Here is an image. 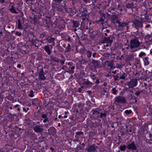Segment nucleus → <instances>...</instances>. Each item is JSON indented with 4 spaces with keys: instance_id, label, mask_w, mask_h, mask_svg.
<instances>
[{
    "instance_id": "f257e3e1",
    "label": "nucleus",
    "mask_w": 152,
    "mask_h": 152,
    "mask_svg": "<svg viewBox=\"0 0 152 152\" xmlns=\"http://www.w3.org/2000/svg\"><path fill=\"white\" fill-rule=\"evenodd\" d=\"M140 43L138 40V37L132 39L130 42V48L133 50V52L137 51V48H138L140 45Z\"/></svg>"
},
{
    "instance_id": "f03ea898",
    "label": "nucleus",
    "mask_w": 152,
    "mask_h": 152,
    "mask_svg": "<svg viewBox=\"0 0 152 152\" xmlns=\"http://www.w3.org/2000/svg\"><path fill=\"white\" fill-rule=\"evenodd\" d=\"M114 18H115V20H114V23H118V26L121 27L123 28L126 27L127 29L128 28V24L127 23H122L120 22V21L117 19V17L115 16H113L112 18L113 19Z\"/></svg>"
},
{
    "instance_id": "7ed1b4c3",
    "label": "nucleus",
    "mask_w": 152,
    "mask_h": 152,
    "mask_svg": "<svg viewBox=\"0 0 152 152\" xmlns=\"http://www.w3.org/2000/svg\"><path fill=\"white\" fill-rule=\"evenodd\" d=\"M115 101L118 103H124L126 102V101L125 97L119 96L115 97Z\"/></svg>"
},
{
    "instance_id": "20e7f679",
    "label": "nucleus",
    "mask_w": 152,
    "mask_h": 152,
    "mask_svg": "<svg viewBox=\"0 0 152 152\" xmlns=\"http://www.w3.org/2000/svg\"><path fill=\"white\" fill-rule=\"evenodd\" d=\"M11 8L9 9L10 11L13 13L18 14V12L17 11H19V9L16 7V5L13 3H11Z\"/></svg>"
},
{
    "instance_id": "39448f33",
    "label": "nucleus",
    "mask_w": 152,
    "mask_h": 152,
    "mask_svg": "<svg viewBox=\"0 0 152 152\" xmlns=\"http://www.w3.org/2000/svg\"><path fill=\"white\" fill-rule=\"evenodd\" d=\"M137 79H132L129 82L128 85L129 87L133 88L137 86Z\"/></svg>"
},
{
    "instance_id": "423d86ee",
    "label": "nucleus",
    "mask_w": 152,
    "mask_h": 152,
    "mask_svg": "<svg viewBox=\"0 0 152 152\" xmlns=\"http://www.w3.org/2000/svg\"><path fill=\"white\" fill-rule=\"evenodd\" d=\"M133 23L135 26V27L137 29H138L139 28H142L143 26L142 22L139 20H134L133 22Z\"/></svg>"
},
{
    "instance_id": "0eeeda50",
    "label": "nucleus",
    "mask_w": 152,
    "mask_h": 152,
    "mask_svg": "<svg viewBox=\"0 0 152 152\" xmlns=\"http://www.w3.org/2000/svg\"><path fill=\"white\" fill-rule=\"evenodd\" d=\"M96 150L95 145L94 144L88 146L87 149V152H94Z\"/></svg>"
},
{
    "instance_id": "6e6552de",
    "label": "nucleus",
    "mask_w": 152,
    "mask_h": 152,
    "mask_svg": "<svg viewBox=\"0 0 152 152\" xmlns=\"http://www.w3.org/2000/svg\"><path fill=\"white\" fill-rule=\"evenodd\" d=\"M48 130L50 135H54L56 132V129L53 126L51 127Z\"/></svg>"
},
{
    "instance_id": "1a4fd4ad",
    "label": "nucleus",
    "mask_w": 152,
    "mask_h": 152,
    "mask_svg": "<svg viewBox=\"0 0 152 152\" xmlns=\"http://www.w3.org/2000/svg\"><path fill=\"white\" fill-rule=\"evenodd\" d=\"M127 148L129 150H135L136 149V147L134 142H132L128 144Z\"/></svg>"
},
{
    "instance_id": "9d476101",
    "label": "nucleus",
    "mask_w": 152,
    "mask_h": 152,
    "mask_svg": "<svg viewBox=\"0 0 152 152\" xmlns=\"http://www.w3.org/2000/svg\"><path fill=\"white\" fill-rule=\"evenodd\" d=\"M82 84L87 86H91L93 85V84L88 80H83Z\"/></svg>"
},
{
    "instance_id": "9b49d317",
    "label": "nucleus",
    "mask_w": 152,
    "mask_h": 152,
    "mask_svg": "<svg viewBox=\"0 0 152 152\" xmlns=\"http://www.w3.org/2000/svg\"><path fill=\"white\" fill-rule=\"evenodd\" d=\"M34 130L36 132H42L43 130V129L40 126H36L34 128Z\"/></svg>"
},
{
    "instance_id": "f8f14e48",
    "label": "nucleus",
    "mask_w": 152,
    "mask_h": 152,
    "mask_svg": "<svg viewBox=\"0 0 152 152\" xmlns=\"http://www.w3.org/2000/svg\"><path fill=\"white\" fill-rule=\"evenodd\" d=\"M120 79H124L126 77V74L123 72H121L118 74Z\"/></svg>"
},
{
    "instance_id": "ddd939ff",
    "label": "nucleus",
    "mask_w": 152,
    "mask_h": 152,
    "mask_svg": "<svg viewBox=\"0 0 152 152\" xmlns=\"http://www.w3.org/2000/svg\"><path fill=\"white\" fill-rule=\"evenodd\" d=\"M48 45H45L44 48V49L45 52L47 53V54L50 55L51 53V50Z\"/></svg>"
},
{
    "instance_id": "4468645a",
    "label": "nucleus",
    "mask_w": 152,
    "mask_h": 152,
    "mask_svg": "<svg viewBox=\"0 0 152 152\" xmlns=\"http://www.w3.org/2000/svg\"><path fill=\"white\" fill-rule=\"evenodd\" d=\"M43 73L44 71L43 69L41 70L39 72V77L41 80H45V77Z\"/></svg>"
},
{
    "instance_id": "2eb2a0df",
    "label": "nucleus",
    "mask_w": 152,
    "mask_h": 152,
    "mask_svg": "<svg viewBox=\"0 0 152 152\" xmlns=\"http://www.w3.org/2000/svg\"><path fill=\"white\" fill-rule=\"evenodd\" d=\"M75 69V66H70L69 67V70L67 72L70 74H73L75 71L74 69Z\"/></svg>"
},
{
    "instance_id": "dca6fc26",
    "label": "nucleus",
    "mask_w": 152,
    "mask_h": 152,
    "mask_svg": "<svg viewBox=\"0 0 152 152\" xmlns=\"http://www.w3.org/2000/svg\"><path fill=\"white\" fill-rule=\"evenodd\" d=\"M82 16L83 17L82 18L83 21L87 20L88 19L89 15L85 13H83L82 14Z\"/></svg>"
},
{
    "instance_id": "f3484780",
    "label": "nucleus",
    "mask_w": 152,
    "mask_h": 152,
    "mask_svg": "<svg viewBox=\"0 0 152 152\" xmlns=\"http://www.w3.org/2000/svg\"><path fill=\"white\" fill-rule=\"evenodd\" d=\"M50 58L51 60L53 61L58 62L59 61V59L57 57L54 56L53 55L50 56Z\"/></svg>"
},
{
    "instance_id": "a211bd4d",
    "label": "nucleus",
    "mask_w": 152,
    "mask_h": 152,
    "mask_svg": "<svg viewBox=\"0 0 152 152\" xmlns=\"http://www.w3.org/2000/svg\"><path fill=\"white\" fill-rule=\"evenodd\" d=\"M99 113L98 112L96 109H95L93 111V114L94 115H96L97 117H99Z\"/></svg>"
},
{
    "instance_id": "6ab92c4d",
    "label": "nucleus",
    "mask_w": 152,
    "mask_h": 152,
    "mask_svg": "<svg viewBox=\"0 0 152 152\" xmlns=\"http://www.w3.org/2000/svg\"><path fill=\"white\" fill-rule=\"evenodd\" d=\"M73 26L75 28L79 27L80 24L77 21H73Z\"/></svg>"
},
{
    "instance_id": "aec40b11",
    "label": "nucleus",
    "mask_w": 152,
    "mask_h": 152,
    "mask_svg": "<svg viewBox=\"0 0 152 152\" xmlns=\"http://www.w3.org/2000/svg\"><path fill=\"white\" fill-rule=\"evenodd\" d=\"M144 64L145 65H148L149 64V62L148 60V57H145L143 59Z\"/></svg>"
},
{
    "instance_id": "412c9836",
    "label": "nucleus",
    "mask_w": 152,
    "mask_h": 152,
    "mask_svg": "<svg viewBox=\"0 0 152 152\" xmlns=\"http://www.w3.org/2000/svg\"><path fill=\"white\" fill-rule=\"evenodd\" d=\"M126 146L125 145H120L119 147V148L121 151H124L126 150Z\"/></svg>"
},
{
    "instance_id": "4be33fe9",
    "label": "nucleus",
    "mask_w": 152,
    "mask_h": 152,
    "mask_svg": "<svg viewBox=\"0 0 152 152\" xmlns=\"http://www.w3.org/2000/svg\"><path fill=\"white\" fill-rule=\"evenodd\" d=\"M55 39L53 38H47L46 40L47 41V42L49 43L52 42H53Z\"/></svg>"
},
{
    "instance_id": "5701e85b",
    "label": "nucleus",
    "mask_w": 152,
    "mask_h": 152,
    "mask_svg": "<svg viewBox=\"0 0 152 152\" xmlns=\"http://www.w3.org/2000/svg\"><path fill=\"white\" fill-rule=\"evenodd\" d=\"M133 4L132 3L128 4L126 5V7L128 9H132L133 7Z\"/></svg>"
},
{
    "instance_id": "b1692460",
    "label": "nucleus",
    "mask_w": 152,
    "mask_h": 152,
    "mask_svg": "<svg viewBox=\"0 0 152 152\" xmlns=\"http://www.w3.org/2000/svg\"><path fill=\"white\" fill-rule=\"evenodd\" d=\"M86 54L88 57L90 58L92 55V52L89 50H87Z\"/></svg>"
},
{
    "instance_id": "393cba45",
    "label": "nucleus",
    "mask_w": 152,
    "mask_h": 152,
    "mask_svg": "<svg viewBox=\"0 0 152 152\" xmlns=\"http://www.w3.org/2000/svg\"><path fill=\"white\" fill-rule=\"evenodd\" d=\"M106 63H107V64L108 65V66H110V68H111L112 67L113 64L111 62L109 61H106Z\"/></svg>"
},
{
    "instance_id": "a878e982",
    "label": "nucleus",
    "mask_w": 152,
    "mask_h": 152,
    "mask_svg": "<svg viewBox=\"0 0 152 152\" xmlns=\"http://www.w3.org/2000/svg\"><path fill=\"white\" fill-rule=\"evenodd\" d=\"M146 55V54L145 53L143 52H141L139 54V56L140 57H142L143 56H145Z\"/></svg>"
},
{
    "instance_id": "bb28decb",
    "label": "nucleus",
    "mask_w": 152,
    "mask_h": 152,
    "mask_svg": "<svg viewBox=\"0 0 152 152\" xmlns=\"http://www.w3.org/2000/svg\"><path fill=\"white\" fill-rule=\"evenodd\" d=\"M29 96L31 97H33L34 96V92L33 90H31L29 94Z\"/></svg>"
},
{
    "instance_id": "cd10ccee",
    "label": "nucleus",
    "mask_w": 152,
    "mask_h": 152,
    "mask_svg": "<svg viewBox=\"0 0 152 152\" xmlns=\"http://www.w3.org/2000/svg\"><path fill=\"white\" fill-rule=\"evenodd\" d=\"M18 27L19 29H21L23 28L22 25L21 23L20 22V20H18Z\"/></svg>"
},
{
    "instance_id": "c85d7f7f",
    "label": "nucleus",
    "mask_w": 152,
    "mask_h": 152,
    "mask_svg": "<svg viewBox=\"0 0 152 152\" xmlns=\"http://www.w3.org/2000/svg\"><path fill=\"white\" fill-rule=\"evenodd\" d=\"M112 93L114 94L115 95L117 94V91L116 90L115 88H113L112 90Z\"/></svg>"
},
{
    "instance_id": "c756f323",
    "label": "nucleus",
    "mask_w": 152,
    "mask_h": 152,
    "mask_svg": "<svg viewBox=\"0 0 152 152\" xmlns=\"http://www.w3.org/2000/svg\"><path fill=\"white\" fill-rule=\"evenodd\" d=\"M75 134L76 135L80 136L81 135L83 134V132L82 131H79L76 132Z\"/></svg>"
},
{
    "instance_id": "7c9ffc66",
    "label": "nucleus",
    "mask_w": 152,
    "mask_h": 152,
    "mask_svg": "<svg viewBox=\"0 0 152 152\" xmlns=\"http://www.w3.org/2000/svg\"><path fill=\"white\" fill-rule=\"evenodd\" d=\"M66 1L65 0H64L63 1V4L61 5L62 7H64V8L65 9H66Z\"/></svg>"
},
{
    "instance_id": "2f4dec72",
    "label": "nucleus",
    "mask_w": 152,
    "mask_h": 152,
    "mask_svg": "<svg viewBox=\"0 0 152 152\" xmlns=\"http://www.w3.org/2000/svg\"><path fill=\"white\" fill-rule=\"evenodd\" d=\"M132 111L131 110H126L125 111V113L127 115H129L131 114L132 113Z\"/></svg>"
},
{
    "instance_id": "473e14b6",
    "label": "nucleus",
    "mask_w": 152,
    "mask_h": 152,
    "mask_svg": "<svg viewBox=\"0 0 152 152\" xmlns=\"http://www.w3.org/2000/svg\"><path fill=\"white\" fill-rule=\"evenodd\" d=\"M91 77L93 80H94L96 79V77L94 74H91Z\"/></svg>"
},
{
    "instance_id": "72a5a7b5",
    "label": "nucleus",
    "mask_w": 152,
    "mask_h": 152,
    "mask_svg": "<svg viewBox=\"0 0 152 152\" xmlns=\"http://www.w3.org/2000/svg\"><path fill=\"white\" fill-rule=\"evenodd\" d=\"M141 19L142 21H144L145 20H144V19H147V18L144 15H143L141 16Z\"/></svg>"
},
{
    "instance_id": "f704fd0d",
    "label": "nucleus",
    "mask_w": 152,
    "mask_h": 152,
    "mask_svg": "<svg viewBox=\"0 0 152 152\" xmlns=\"http://www.w3.org/2000/svg\"><path fill=\"white\" fill-rule=\"evenodd\" d=\"M106 115L105 113H101L100 115V118H101L103 117H105Z\"/></svg>"
},
{
    "instance_id": "c9c22d12",
    "label": "nucleus",
    "mask_w": 152,
    "mask_h": 152,
    "mask_svg": "<svg viewBox=\"0 0 152 152\" xmlns=\"http://www.w3.org/2000/svg\"><path fill=\"white\" fill-rule=\"evenodd\" d=\"M42 117L43 118H48L47 115L46 114H43L42 115Z\"/></svg>"
},
{
    "instance_id": "e433bc0d",
    "label": "nucleus",
    "mask_w": 152,
    "mask_h": 152,
    "mask_svg": "<svg viewBox=\"0 0 152 152\" xmlns=\"http://www.w3.org/2000/svg\"><path fill=\"white\" fill-rule=\"evenodd\" d=\"M114 78L115 80H116L118 79H120L118 74H117V75L115 76H114Z\"/></svg>"
},
{
    "instance_id": "4c0bfd02",
    "label": "nucleus",
    "mask_w": 152,
    "mask_h": 152,
    "mask_svg": "<svg viewBox=\"0 0 152 152\" xmlns=\"http://www.w3.org/2000/svg\"><path fill=\"white\" fill-rule=\"evenodd\" d=\"M16 34L19 36H20L22 35L21 33L19 32L18 31H16Z\"/></svg>"
},
{
    "instance_id": "58836bf2",
    "label": "nucleus",
    "mask_w": 152,
    "mask_h": 152,
    "mask_svg": "<svg viewBox=\"0 0 152 152\" xmlns=\"http://www.w3.org/2000/svg\"><path fill=\"white\" fill-rule=\"evenodd\" d=\"M108 43L110 45V44L112 42V41L110 39H108L107 40Z\"/></svg>"
},
{
    "instance_id": "ea45409f",
    "label": "nucleus",
    "mask_w": 152,
    "mask_h": 152,
    "mask_svg": "<svg viewBox=\"0 0 152 152\" xmlns=\"http://www.w3.org/2000/svg\"><path fill=\"white\" fill-rule=\"evenodd\" d=\"M140 91H138L135 93V95L137 96H138L140 94Z\"/></svg>"
},
{
    "instance_id": "a19ab883",
    "label": "nucleus",
    "mask_w": 152,
    "mask_h": 152,
    "mask_svg": "<svg viewBox=\"0 0 152 152\" xmlns=\"http://www.w3.org/2000/svg\"><path fill=\"white\" fill-rule=\"evenodd\" d=\"M48 121V118H46L44 119V120H43V122L44 123H45L47 122Z\"/></svg>"
},
{
    "instance_id": "79ce46f5",
    "label": "nucleus",
    "mask_w": 152,
    "mask_h": 152,
    "mask_svg": "<svg viewBox=\"0 0 152 152\" xmlns=\"http://www.w3.org/2000/svg\"><path fill=\"white\" fill-rule=\"evenodd\" d=\"M56 2L59 3L63 0H54Z\"/></svg>"
},
{
    "instance_id": "37998d69",
    "label": "nucleus",
    "mask_w": 152,
    "mask_h": 152,
    "mask_svg": "<svg viewBox=\"0 0 152 152\" xmlns=\"http://www.w3.org/2000/svg\"><path fill=\"white\" fill-rule=\"evenodd\" d=\"M29 109V108H27V109L26 108H23V110L24 111L26 112H27V111Z\"/></svg>"
},
{
    "instance_id": "c03bdc74",
    "label": "nucleus",
    "mask_w": 152,
    "mask_h": 152,
    "mask_svg": "<svg viewBox=\"0 0 152 152\" xmlns=\"http://www.w3.org/2000/svg\"><path fill=\"white\" fill-rule=\"evenodd\" d=\"M150 25L149 24H148L145 26V28H149L150 27Z\"/></svg>"
},
{
    "instance_id": "a18cd8bd",
    "label": "nucleus",
    "mask_w": 152,
    "mask_h": 152,
    "mask_svg": "<svg viewBox=\"0 0 152 152\" xmlns=\"http://www.w3.org/2000/svg\"><path fill=\"white\" fill-rule=\"evenodd\" d=\"M70 44H68V46H67V48L69 49V50H70L71 49V48H70Z\"/></svg>"
},
{
    "instance_id": "49530a36",
    "label": "nucleus",
    "mask_w": 152,
    "mask_h": 152,
    "mask_svg": "<svg viewBox=\"0 0 152 152\" xmlns=\"http://www.w3.org/2000/svg\"><path fill=\"white\" fill-rule=\"evenodd\" d=\"M99 80L98 79H97L95 82V83L96 84H99Z\"/></svg>"
},
{
    "instance_id": "de8ad7c7",
    "label": "nucleus",
    "mask_w": 152,
    "mask_h": 152,
    "mask_svg": "<svg viewBox=\"0 0 152 152\" xmlns=\"http://www.w3.org/2000/svg\"><path fill=\"white\" fill-rule=\"evenodd\" d=\"M5 2L4 0H0V3H4Z\"/></svg>"
},
{
    "instance_id": "09e8293b",
    "label": "nucleus",
    "mask_w": 152,
    "mask_h": 152,
    "mask_svg": "<svg viewBox=\"0 0 152 152\" xmlns=\"http://www.w3.org/2000/svg\"><path fill=\"white\" fill-rule=\"evenodd\" d=\"M96 54V53H93V55H92V56H93V57L94 58L95 57V55Z\"/></svg>"
},
{
    "instance_id": "8fccbe9b",
    "label": "nucleus",
    "mask_w": 152,
    "mask_h": 152,
    "mask_svg": "<svg viewBox=\"0 0 152 152\" xmlns=\"http://www.w3.org/2000/svg\"><path fill=\"white\" fill-rule=\"evenodd\" d=\"M21 64H19L17 66V67L18 68H20L21 67Z\"/></svg>"
},
{
    "instance_id": "3c124183",
    "label": "nucleus",
    "mask_w": 152,
    "mask_h": 152,
    "mask_svg": "<svg viewBox=\"0 0 152 152\" xmlns=\"http://www.w3.org/2000/svg\"><path fill=\"white\" fill-rule=\"evenodd\" d=\"M149 137L151 138V139L152 141V134H150L149 135Z\"/></svg>"
},
{
    "instance_id": "603ef678",
    "label": "nucleus",
    "mask_w": 152,
    "mask_h": 152,
    "mask_svg": "<svg viewBox=\"0 0 152 152\" xmlns=\"http://www.w3.org/2000/svg\"><path fill=\"white\" fill-rule=\"evenodd\" d=\"M49 125H50V124H45L44 125V126H45L46 128H47Z\"/></svg>"
},
{
    "instance_id": "864d4df0",
    "label": "nucleus",
    "mask_w": 152,
    "mask_h": 152,
    "mask_svg": "<svg viewBox=\"0 0 152 152\" xmlns=\"http://www.w3.org/2000/svg\"><path fill=\"white\" fill-rule=\"evenodd\" d=\"M19 104H17L15 105L14 107L15 108H16V107H18L19 106Z\"/></svg>"
},
{
    "instance_id": "5fc2aeb1",
    "label": "nucleus",
    "mask_w": 152,
    "mask_h": 152,
    "mask_svg": "<svg viewBox=\"0 0 152 152\" xmlns=\"http://www.w3.org/2000/svg\"><path fill=\"white\" fill-rule=\"evenodd\" d=\"M110 45L108 43L107 44H106L105 45H104V46L105 47H108Z\"/></svg>"
},
{
    "instance_id": "6e6d98bb",
    "label": "nucleus",
    "mask_w": 152,
    "mask_h": 152,
    "mask_svg": "<svg viewBox=\"0 0 152 152\" xmlns=\"http://www.w3.org/2000/svg\"><path fill=\"white\" fill-rule=\"evenodd\" d=\"M106 32L107 33H109V30L108 29H106Z\"/></svg>"
},
{
    "instance_id": "4d7b16f0",
    "label": "nucleus",
    "mask_w": 152,
    "mask_h": 152,
    "mask_svg": "<svg viewBox=\"0 0 152 152\" xmlns=\"http://www.w3.org/2000/svg\"><path fill=\"white\" fill-rule=\"evenodd\" d=\"M116 73V70H115V71H113L112 72V73H113V74H115Z\"/></svg>"
},
{
    "instance_id": "13d9d810",
    "label": "nucleus",
    "mask_w": 152,
    "mask_h": 152,
    "mask_svg": "<svg viewBox=\"0 0 152 152\" xmlns=\"http://www.w3.org/2000/svg\"><path fill=\"white\" fill-rule=\"evenodd\" d=\"M129 48H130V46H129H129H127V47L126 48L127 49V50L129 49Z\"/></svg>"
},
{
    "instance_id": "bf43d9fd",
    "label": "nucleus",
    "mask_w": 152,
    "mask_h": 152,
    "mask_svg": "<svg viewBox=\"0 0 152 152\" xmlns=\"http://www.w3.org/2000/svg\"><path fill=\"white\" fill-rule=\"evenodd\" d=\"M64 118H67V115H65L64 116Z\"/></svg>"
},
{
    "instance_id": "052dcab7",
    "label": "nucleus",
    "mask_w": 152,
    "mask_h": 152,
    "mask_svg": "<svg viewBox=\"0 0 152 152\" xmlns=\"http://www.w3.org/2000/svg\"><path fill=\"white\" fill-rule=\"evenodd\" d=\"M61 115H58V118H61Z\"/></svg>"
},
{
    "instance_id": "680f3d73",
    "label": "nucleus",
    "mask_w": 152,
    "mask_h": 152,
    "mask_svg": "<svg viewBox=\"0 0 152 152\" xmlns=\"http://www.w3.org/2000/svg\"><path fill=\"white\" fill-rule=\"evenodd\" d=\"M104 34L106 36L107 35V33H104Z\"/></svg>"
},
{
    "instance_id": "e2e57ef3",
    "label": "nucleus",
    "mask_w": 152,
    "mask_h": 152,
    "mask_svg": "<svg viewBox=\"0 0 152 152\" xmlns=\"http://www.w3.org/2000/svg\"><path fill=\"white\" fill-rule=\"evenodd\" d=\"M60 125H60V123H59L58 124V126H60Z\"/></svg>"
},
{
    "instance_id": "0e129e2a",
    "label": "nucleus",
    "mask_w": 152,
    "mask_h": 152,
    "mask_svg": "<svg viewBox=\"0 0 152 152\" xmlns=\"http://www.w3.org/2000/svg\"><path fill=\"white\" fill-rule=\"evenodd\" d=\"M20 110V108H18L17 109V110L18 111H19Z\"/></svg>"
},
{
    "instance_id": "69168bd1",
    "label": "nucleus",
    "mask_w": 152,
    "mask_h": 152,
    "mask_svg": "<svg viewBox=\"0 0 152 152\" xmlns=\"http://www.w3.org/2000/svg\"><path fill=\"white\" fill-rule=\"evenodd\" d=\"M150 53H152V49L150 50Z\"/></svg>"
},
{
    "instance_id": "338daca9",
    "label": "nucleus",
    "mask_w": 152,
    "mask_h": 152,
    "mask_svg": "<svg viewBox=\"0 0 152 152\" xmlns=\"http://www.w3.org/2000/svg\"><path fill=\"white\" fill-rule=\"evenodd\" d=\"M129 132H132V130L130 129V130H129Z\"/></svg>"
},
{
    "instance_id": "774afa93",
    "label": "nucleus",
    "mask_w": 152,
    "mask_h": 152,
    "mask_svg": "<svg viewBox=\"0 0 152 152\" xmlns=\"http://www.w3.org/2000/svg\"><path fill=\"white\" fill-rule=\"evenodd\" d=\"M10 109H11V110H12V107H10Z\"/></svg>"
}]
</instances>
